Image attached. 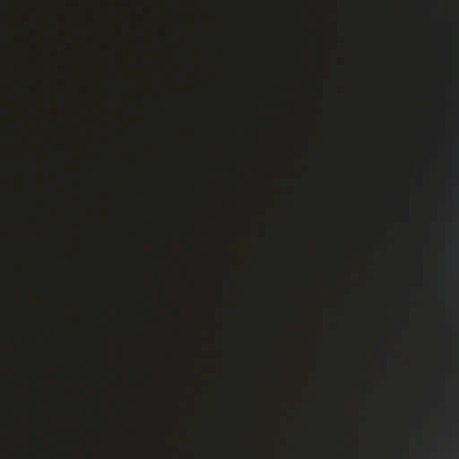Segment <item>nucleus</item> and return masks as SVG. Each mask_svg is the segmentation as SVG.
I'll list each match as a JSON object with an SVG mask.
<instances>
[{"label": "nucleus", "instance_id": "20e7f679", "mask_svg": "<svg viewBox=\"0 0 459 459\" xmlns=\"http://www.w3.org/2000/svg\"><path fill=\"white\" fill-rule=\"evenodd\" d=\"M25 302H26V303H29V299H28V297H27V296L25 297Z\"/></svg>", "mask_w": 459, "mask_h": 459}, {"label": "nucleus", "instance_id": "f257e3e1", "mask_svg": "<svg viewBox=\"0 0 459 459\" xmlns=\"http://www.w3.org/2000/svg\"><path fill=\"white\" fill-rule=\"evenodd\" d=\"M30 21H31L32 26L34 27L35 23H36V10L34 7L30 8Z\"/></svg>", "mask_w": 459, "mask_h": 459}, {"label": "nucleus", "instance_id": "7ed1b4c3", "mask_svg": "<svg viewBox=\"0 0 459 459\" xmlns=\"http://www.w3.org/2000/svg\"><path fill=\"white\" fill-rule=\"evenodd\" d=\"M25 82H26V84H29V85H34V81L31 79H29V78L25 79Z\"/></svg>", "mask_w": 459, "mask_h": 459}, {"label": "nucleus", "instance_id": "f03ea898", "mask_svg": "<svg viewBox=\"0 0 459 459\" xmlns=\"http://www.w3.org/2000/svg\"><path fill=\"white\" fill-rule=\"evenodd\" d=\"M20 33L21 36L24 39H28L30 36V31L26 29H21Z\"/></svg>", "mask_w": 459, "mask_h": 459}]
</instances>
